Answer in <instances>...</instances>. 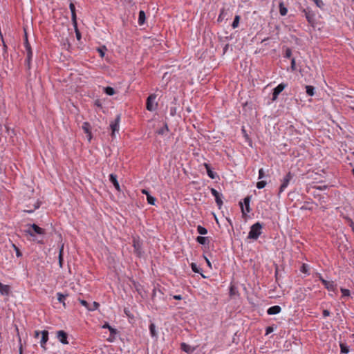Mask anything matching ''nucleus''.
Listing matches in <instances>:
<instances>
[{"label": "nucleus", "instance_id": "1", "mask_svg": "<svg viewBox=\"0 0 354 354\" xmlns=\"http://www.w3.org/2000/svg\"><path fill=\"white\" fill-rule=\"evenodd\" d=\"M263 225L259 222H257L250 227L248 238L250 239L257 240L262 233Z\"/></svg>", "mask_w": 354, "mask_h": 354}, {"label": "nucleus", "instance_id": "2", "mask_svg": "<svg viewBox=\"0 0 354 354\" xmlns=\"http://www.w3.org/2000/svg\"><path fill=\"white\" fill-rule=\"evenodd\" d=\"M251 198V196H247L244 198L243 202H239V205L241 209L243 216H246L248 213H250L252 211L250 205Z\"/></svg>", "mask_w": 354, "mask_h": 354}, {"label": "nucleus", "instance_id": "3", "mask_svg": "<svg viewBox=\"0 0 354 354\" xmlns=\"http://www.w3.org/2000/svg\"><path fill=\"white\" fill-rule=\"evenodd\" d=\"M293 174L290 171L288 172L286 176L281 180V184L279 189L278 196H279L288 187L290 184V180L293 178Z\"/></svg>", "mask_w": 354, "mask_h": 354}, {"label": "nucleus", "instance_id": "4", "mask_svg": "<svg viewBox=\"0 0 354 354\" xmlns=\"http://www.w3.org/2000/svg\"><path fill=\"white\" fill-rule=\"evenodd\" d=\"M156 94H151L147 99L146 109L149 111H155L158 107V103L155 102Z\"/></svg>", "mask_w": 354, "mask_h": 354}, {"label": "nucleus", "instance_id": "5", "mask_svg": "<svg viewBox=\"0 0 354 354\" xmlns=\"http://www.w3.org/2000/svg\"><path fill=\"white\" fill-rule=\"evenodd\" d=\"M121 115L118 114L116 115L115 120L111 121L110 123V129H111V137L114 138L115 133H118L120 129V122Z\"/></svg>", "mask_w": 354, "mask_h": 354}, {"label": "nucleus", "instance_id": "6", "mask_svg": "<svg viewBox=\"0 0 354 354\" xmlns=\"http://www.w3.org/2000/svg\"><path fill=\"white\" fill-rule=\"evenodd\" d=\"M30 227L32 228H29L28 230H25V232L30 235V236H35V234H45V230L39 227L36 224H32L30 225Z\"/></svg>", "mask_w": 354, "mask_h": 354}, {"label": "nucleus", "instance_id": "7", "mask_svg": "<svg viewBox=\"0 0 354 354\" xmlns=\"http://www.w3.org/2000/svg\"><path fill=\"white\" fill-rule=\"evenodd\" d=\"M133 247L134 249V252L136 254L138 257H141L142 254V243L140 241L138 237L133 238Z\"/></svg>", "mask_w": 354, "mask_h": 354}, {"label": "nucleus", "instance_id": "8", "mask_svg": "<svg viewBox=\"0 0 354 354\" xmlns=\"http://www.w3.org/2000/svg\"><path fill=\"white\" fill-rule=\"evenodd\" d=\"M287 86L288 84L286 83H281L273 89L272 96V102L275 101L278 98L279 95L285 89Z\"/></svg>", "mask_w": 354, "mask_h": 354}, {"label": "nucleus", "instance_id": "9", "mask_svg": "<svg viewBox=\"0 0 354 354\" xmlns=\"http://www.w3.org/2000/svg\"><path fill=\"white\" fill-rule=\"evenodd\" d=\"M210 192H211V194L214 196L215 202H216L217 206L218 207V208L220 209L223 204V200H222L223 194L221 193H219L214 188H210Z\"/></svg>", "mask_w": 354, "mask_h": 354}, {"label": "nucleus", "instance_id": "10", "mask_svg": "<svg viewBox=\"0 0 354 354\" xmlns=\"http://www.w3.org/2000/svg\"><path fill=\"white\" fill-rule=\"evenodd\" d=\"M102 328H107L108 330H109L110 336L108 338V341L110 342H113L115 339V335L118 333V330L111 326L109 324L106 322L102 326Z\"/></svg>", "mask_w": 354, "mask_h": 354}, {"label": "nucleus", "instance_id": "11", "mask_svg": "<svg viewBox=\"0 0 354 354\" xmlns=\"http://www.w3.org/2000/svg\"><path fill=\"white\" fill-rule=\"evenodd\" d=\"M304 13L305 17L308 22L310 24H314L315 15L314 12L309 8H305L302 11Z\"/></svg>", "mask_w": 354, "mask_h": 354}, {"label": "nucleus", "instance_id": "12", "mask_svg": "<svg viewBox=\"0 0 354 354\" xmlns=\"http://www.w3.org/2000/svg\"><path fill=\"white\" fill-rule=\"evenodd\" d=\"M68 333L66 332H65L64 330H61L57 331V333H56V337L57 338L59 342H60L63 344H68Z\"/></svg>", "mask_w": 354, "mask_h": 354}, {"label": "nucleus", "instance_id": "13", "mask_svg": "<svg viewBox=\"0 0 354 354\" xmlns=\"http://www.w3.org/2000/svg\"><path fill=\"white\" fill-rule=\"evenodd\" d=\"M48 340V332L46 330L41 331V337L40 340V346L44 350L46 349V344Z\"/></svg>", "mask_w": 354, "mask_h": 354}, {"label": "nucleus", "instance_id": "14", "mask_svg": "<svg viewBox=\"0 0 354 354\" xmlns=\"http://www.w3.org/2000/svg\"><path fill=\"white\" fill-rule=\"evenodd\" d=\"M109 181L113 185L114 187L117 191L120 192V186L118 181L117 175L114 174H111L109 175Z\"/></svg>", "mask_w": 354, "mask_h": 354}, {"label": "nucleus", "instance_id": "15", "mask_svg": "<svg viewBox=\"0 0 354 354\" xmlns=\"http://www.w3.org/2000/svg\"><path fill=\"white\" fill-rule=\"evenodd\" d=\"M323 285L328 291L336 292L337 287L333 281L323 280Z\"/></svg>", "mask_w": 354, "mask_h": 354}, {"label": "nucleus", "instance_id": "16", "mask_svg": "<svg viewBox=\"0 0 354 354\" xmlns=\"http://www.w3.org/2000/svg\"><path fill=\"white\" fill-rule=\"evenodd\" d=\"M180 348L187 354H192L195 351V348L192 347L190 345L185 342L180 344Z\"/></svg>", "mask_w": 354, "mask_h": 354}, {"label": "nucleus", "instance_id": "17", "mask_svg": "<svg viewBox=\"0 0 354 354\" xmlns=\"http://www.w3.org/2000/svg\"><path fill=\"white\" fill-rule=\"evenodd\" d=\"M281 310V308L279 306H273L270 307L267 310V313L270 315L279 314Z\"/></svg>", "mask_w": 354, "mask_h": 354}, {"label": "nucleus", "instance_id": "18", "mask_svg": "<svg viewBox=\"0 0 354 354\" xmlns=\"http://www.w3.org/2000/svg\"><path fill=\"white\" fill-rule=\"evenodd\" d=\"M0 293L2 295L8 296L10 293V287L8 285H4L0 282Z\"/></svg>", "mask_w": 354, "mask_h": 354}, {"label": "nucleus", "instance_id": "19", "mask_svg": "<svg viewBox=\"0 0 354 354\" xmlns=\"http://www.w3.org/2000/svg\"><path fill=\"white\" fill-rule=\"evenodd\" d=\"M204 167L206 169L207 176L212 179H215L217 176V175L215 172H214L212 170V168H211L209 164L205 162V163H204Z\"/></svg>", "mask_w": 354, "mask_h": 354}, {"label": "nucleus", "instance_id": "20", "mask_svg": "<svg viewBox=\"0 0 354 354\" xmlns=\"http://www.w3.org/2000/svg\"><path fill=\"white\" fill-rule=\"evenodd\" d=\"M69 8H70L71 12L72 24H76L77 15H76V12H75V5L73 4V3H71L69 4Z\"/></svg>", "mask_w": 354, "mask_h": 354}, {"label": "nucleus", "instance_id": "21", "mask_svg": "<svg viewBox=\"0 0 354 354\" xmlns=\"http://www.w3.org/2000/svg\"><path fill=\"white\" fill-rule=\"evenodd\" d=\"M196 241L197 243L203 245H209V239L207 236H198L196 237Z\"/></svg>", "mask_w": 354, "mask_h": 354}, {"label": "nucleus", "instance_id": "22", "mask_svg": "<svg viewBox=\"0 0 354 354\" xmlns=\"http://www.w3.org/2000/svg\"><path fill=\"white\" fill-rule=\"evenodd\" d=\"M27 53V57L25 60L26 64L28 69H30L31 60L32 58V49L26 50Z\"/></svg>", "mask_w": 354, "mask_h": 354}, {"label": "nucleus", "instance_id": "23", "mask_svg": "<svg viewBox=\"0 0 354 354\" xmlns=\"http://www.w3.org/2000/svg\"><path fill=\"white\" fill-rule=\"evenodd\" d=\"M150 335L152 337L157 338L158 333L156 328V325L153 323H151L149 326Z\"/></svg>", "mask_w": 354, "mask_h": 354}, {"label": "nucleus", "instance_id": "24", "mask_svg": "<svg viewBox=\"0 0 354 354\" xmlns=\"http://www.w3.org/2000/svg\"><path fill=\"white\" fill-rule=\"evenodd\" d=\"M145 19H146L145 12L143 10H140L139 12V15H138V24L140 26L143 25L145 22Z\"/></svg>", "mask_w": 354, "mask_h": 354}, {"label": "nucleus", "instance_id": "25", "mask_svg": "<svg viewBox=\"0 0 354 354\" xmlns=\"http://www.w3.org/2000/svg\"><path fill=\"white\" fill-rule=\"evenodd\" d=\"M68 297V295L66 294H62V292H57V300L59 303H62L63 304L64 306H66V304H65V299L66 298Z\"/></svg>", "mask_w": 354, "mask_h": 354}, {"label": "nucleus", "instance_id": "26", "mask_svg": "<svg viewBox=\"0 0 354 354\" xmlns=\"http://www.w3.org/2000/svg\"><path fill=\"white\" fill-rule=\"evenodd\" d=\"M313 204V201H311V202L306 201V202H304V205L300 207V209H301V210H313V207L312 205Z\"/></svg>", "mask_w": 354, "mask_h": 354}, {"label": "nucleus", "instance_id": "27", "mask_svg": "<svg viewBox=\"0 0 354 354\" xmlns=\"http://www.w3.org/2000/svg\"><path fill=\"white\" fill-rule=\"evenodd\" d=\"M279 13L281 16H285L287 15L288 9L285 6L283 2L281 1L279 3Z\"/></svg>", "mask_w": 354, "mask_h": 354}, {"label": "nucleus", "instance_id": "28", "mask_svg": "<svg viewBox=\"0 0 354 354\" xmlns=\"http://www.w3.org/2000/svg\"><path fill=\"white\" fill-rule=\"evenodd\" d=\"M227 15V10H225L224 8L221 9L219 15L217 19V21L221 22L223 19H225V18L226 17Z\"/></svg>", "mask_w": 354, "mask_h": 354}, {"label": "nucleus", "instance_id": "29", "mask_svg": "<svg viewBox=\"0 0 354 354\" xmlns=\"http://www.w3.org/2000/svg\"><path fill=\"white\" fill-rule=\"evenodd\" d=\"M190 266H191V268H192V271L194 272H195V273H200L203 278H205V277L203 274H202V273H201V269L198 267L196 263H192L190 264Z\"/></svg>", "mask_w": 354, "mask_h": 354}, {"label": "nucleus", "instance_id": "30", "mask_svg": "<svg viewBox=\"0 0 354 354\" xmlns=\"http://www.w3.org/2000/svg\"><path fill=\"white\" fill-rule=\"evenodd\" d=\"M310 267L308 264L306 263H303L300 268V271L302 272V273H304L307 275H309L310 274Z\"/></svg>", "mask_w": 354, "mask_h": 354}, {"label": "nucleus", "instance_id": "31", "mask_svg": "<svg viewBox=\"0 0 354 354\" xmlns=\"http://www.w3.org/2000/svg\"><path fill=\"white\" fill-rule=\"evenodd\" d=\"M82 129L84 130V131L88 134L89 136V139H91V133L90 131V124L88 122H84L83 124H82Z\"/></svg>", "mask_w": 354, "mask_h": 354}, {"label": "nucleus", "instance_id": "32", "mask_svg": "<svg viewBox=\"0 0 354 354\" xmlns=\"http://www.w3.org/2000/svg\"><path fill=\"white\" fill-rule=\"evenodd\" d=\"M306 92L308 96H313L315 94V88L313 86H306Z\"/></svg>", "mask_w": 354, "mask_h": 354}, {"label": "nucleus", "instance_id": "33", "mask_svg": "<svg viewBox=\"0 0 354 354\" xmlns=\"http://www.w3.org/2000/svg\"><path fill=\"white\" fill-rule=\"evenodd\" d=\"M104 91L108 95H113L115 93L114 88L111 86L105 87Z\"/></svg>", "mask_w": 354, "mask_h": 354}, {"label": "nucleus", "instance_id": "34", "mask_svg": "<svg viewBox=\"0 0 354 354\" xmlns=\"http://www.w3.org/2000/svg\"><path fill=\"white\" fill-rule=\"evenodd\" d=\"M167 131H169V128H168L167 123H165L162 128H160V129L158 130L157 133L159 135H164Z\"/></svg>", "mask_w": 354, "mask_h": 354}, {"label": "nucleus", "instance_id": "35", "mask_svg": "<svg viewBox=\"0 0 354 354\" xmlns=\"http://www.w3.org/2000/svg\"><path fill=\"white\" fill-rule=\"evenodd\" d=\"M340 351L342 353H348L349 352L348 346L344 343H340Z\"/></svg>", "mask_w": 354, "mask_h": 354}, {"label": "nucleus", "instance_id": "36", "mask_svg": "<svg viewBox=\"0 0 354 354\" xmlns=\"http://www.w3.org/2000/svg\"><path fill=\"white\" fill-rule=\"evenodd\" d=\"M197 232L198 234L201 235H205L206 234H207V230L201 225L197 226Z\"/></svg>", "mask_w": 354, "mask_h": 354}, {"label": "nucleus", "instance_id": "37", "mask_svg": "<svg viewBox=\"0 0 354 354\" xmlns=\"http://www.w3.org/2000/svg\"><path fill=\"white\" fill-rule=\"evenodd\" d=\"M73 26L74 27V29H75V35H76V38L77 40H80L81 39V33L77 28V22L76 21V24H73Z\"/></svg>", "mask_w": 354, "mask_h": 354}, {"label": "nucleus", "instance_id": "38", "mask_svg": "<svg viewBox=\"0 0 354 354\" xmlns=\"http://www.w3.org/2000/svg\"><path fill=\"white\" fill-rule=\"evenodd\" d=\"M239 21H240V16L239 15H236L234 17V21H233L232 24V26L233 28H237L239 26Z\"/></svg>", "mask_w": 354, "mask_h": 354}, {"label": "nucleus", "instance_id": "39", "mask_svg": "<svg viewBox=\"0 0 354 354\" xmlns=\"http://www.w3.org/2000/svg\"><path fill=\"white\" fill-rule=\"evenodd\" d=\"M99 306H100L99 303H97L96 301H93L91 304H90V307L88 308V310H90V311L95 310H97Z\"/></svg>", "mask_w": 354, "mask_h": 354}, {"label": "nucleus", "instance_id": "40", "mask_svg": "<svg viewBox=\"0 0 354 354\" xmlns=\"http://www.w3.org/2000/svg\"><path fill=\"white\" fill-rule=\"evenodd\" d=\"M39 207L40 203L39 201H37L36 203L34 205L33 209H25L24 212L27 213H32L35 209H38Z\"/></svg>", "mask_w": 354, "mask_h": 354}, {"label": "nucleus", "instance_id": "41", "mask_svg": "<svg viewBox=\"0 0 354 354\" xmlns=\"http://www.w3.org/2000/svg\"><path fill=\"white\" fill-rule=\"evenodd\" d=\"M147 203L150 205H155V203L156 201V198L151 195L149 196L147 198Z\"/></svg>", "mask_w": 354, "mask_h": 354}, {"label": "nucleus", "instance_id": "42", "mask_svg": "<svg viewBox=\"0 0 354 354\" xmlns=\"http://www.w3.org/2000/svg\"><path fill=\"white\" fill-rule=\"evenodd\" d=\"M24 46H25L26 50L32 49L31 46H30V44L28 42V37H27V33L26 32H25Z\"/></svg>", "mask_w": 354, "mask_h": 354}, {"label": "nucleus", "instance_id": "43", "mask_svg": "<svg viewBox=\"0 0 354 354\" xmlns=\"http://www.w3.org/2000/svg\"><path fill=\"white\" fill-rule=\"evenodd\" d=\"M267 185V183L266 181L265 180H261V181H259L257 182V187L259 189H263L266 187V185Z\"/></svg>", "mask_w": 354, "mask_h": 354}, {"label": "nucleus", "instance_id": "44", "mask_svg": "<svg viewBox=\"0 0 354 354\" xmlns=\"http://www.w3.org/2000/svg\"><path fill=\"white\" fill-rule=\"evenodd\" d=\"M12 248H14V250H15V251L16 252V256L17 257H22L21 252L20 251L19 248L15 244H12Z\"/></svg>", "mask_w": 354, "mask_h": 354}, {"label": "nucleus", "instance_id": "45", "mask_svg": "<svg viewBox=\"0 0 354 354\" xmlns=\"http://www.w3.org/2000/svg\"><path fill=\"white\" fill-rule=\"evenodd\" d=\"M340 290L342 293V297H349L350 296L351 292L348 289L341 288Z\"/></svg>", "mask_w": 354, "mask_h": 354}, {"label": "nucleus", "instance_id": "46", "mask_svg": "<svg viewBox=\"0 0 354 354\" xmlns=\"http://www.w3.org/2000/svg\"><path fill=\"white\" fill-rule=\"evenodd\" d=\"M316 6L320 8H323L324 3L322 0H313Z\"/></svg>", "mask_w": 354, "mask_h": 354}, {"label": "nucleus", "instance_id": "47", "mask_svg": "<svg viewBox=\"0 0 354 354\" xmlns=\"http://www.w3.org/2000/svg\"><path fill=\"white\" fill-rule=\"evenodd\" d=\"M106 50V47L105 46H103L102 48H97V52L99 53L100 54V56L101 57H103L104 56V51Z\"/></svg>", "mask_w": 354, "mask_h": 354}, {"label": "nucleus", "instance_id": "48", "mask_svg": "<svg viewBox=\"0 0 354 354\" xmlns=\"http://www.w3.org/2000/svg\"><path fill=\"white\" fill-rule=\"evenodd\" d=\"M292 55V50L290 48H287L285 51L284 57L286 58H290Z\"/></svg>", "mask_w": 354, "mask_h": 354}, {"label": "nucleus", "instance_id": "49", "mask_svg": "<svg viewBox=\"0 0 354 354\" xmlns=\"http://www.w3.org/2000/svg\"><path fill=\"white\" fill-rule=\"evenodd\" d=\"M80 302L83 306H84L87 310H88V308L90 307V304H88L86 301L83 299H80Z\"/></svg>", "mask_w": 354, "mask_h": 354}, {"label": "nucleus", "instance_id": "50", "mask_svg": "<svg viewBox=\"0 0 354 354\" xmlns=\"http://www.w3.org/2000/svg\"><path fill=\"white\" fill-rule=\"evenodd\" d=\"M265 177V173H264V170L263 168H261L259 170V176H258V179H262Z\"/></svg>", "mask_w": 354, "mask_h": 354}, {"label": "nucleus", "instance_id": "51", "mask_svg": "<svg viewBox=\"0 0 354 354\" xmlns=\"http://www.w3.org/2000/svg\"><path fill=\"white\" fill-rule=\"evenodd\" d=\"M291 70L292 71H296V62L295 58H292L291 59V66H290Z\"/></svg>", "mask_w": 354, "mask_h": 354}, {"label": "nucleus", "instance_id": "52", "mask_svg": "<svg viewBox=\"0 0 354 354\" xmlns=\"http://www.w3.org/2000/svg\"><path fill=\"white\" fill-rule=\"evenodd\" d=\"M58 259H59V267L62 268L63 267V261H64L63 254H59Z\"/></svg>", "mask_w": 354, "mask_h": 354}, {"label": "nucleus", "instance_id": "53", "mask_svg": "<svg viewBox=\"0 0 354 354\" xmlns=\"http://www.w3.org/2000/svg\"><path fill=\"white\" fill-rule=\"evenodd\" d=\"M273 327L272 326H268L266 329V335H268L271 333L273 331Z\"/></svg>", "mask_w": 354, "mask_h": 354}, {"label": "nucleus", "instance_id": "54", "mask_svg": "<svg viewBox=\"0 0 354 354\" xmlns=\"http://www.w3.org/2000/svg\"><path fill=\"white\" fill-rule=\"evenodd\" d=\"M348 225L351 227V230L354 233V222L351 219L348 220Z\"/></svg>", "mask_w": 354, "mask_h": 354}, {"label": "nucleus", "instance_id": "55", "mask_svg": "<svg viewBox=\"0 0 354 354\" xmlns=\"http://www.w3.org/2000/svg\"><path fill=\"white\" fill-rule=\"evenodd\" d=\"M141 193H142V194L146 195L147 198L149 196H150V195H151V194H150V193H149V192L148 190L145 189H142L141 190Z\"/></svg>", "mask_w": 354, "mask_h": 354}, {"label": "nucleus", "instance_id": "56", "mask_svg": "<svg viewBox=\"0 0 354 354\" xmlns=\"http://www.w3.org/2000/svg\"><path fill=\"white\" fill-rule=\"evenodd\" d=\"M322 314L324 317H328L330 315V313L328 310L325 309L323 310Z\"/></svg>", "mask_w": 354, "mask_h": 354}, {"label": "nucleus", "instance_id": "57", "mask_svg": "<svg viewBox=\"0 0 354 354\" xmlns=\"http://www.w3.org/2000/svg\"><path fill=\"white\" fill-rule=\"evenodd\" d=\"M41 335V331H39V330H35V334H34V337L35 338H38L39 337V335Z\"/></svg>", "mask_w": 354, "mask_h": 354}, {"label": "nucleus", "instance_id": "58", "mask_svg": "<svg viewBox=\"0 0 354 354\" xmlns=\"http://www.w3.org/2000/svg\"><path fill=\"white\" fill-rule=\"evenodd\" d=\"M205 259V261L207 263V266L209 268H212V263L210 262V261L209 260V259H207L206 257H204Z\"/></svg>", "mask_w": 354, "mask_h": 354}, {"label": "nucleus", "instance_id": "59", "mask_svg": "<svg viewBox=\"0 0 354 354\" xmlns=\"http://www.w3.org/2000/svg\"><path fill=\"white\" fill-rule=\"evenodd\" d=\"M64 254V244H62L61 246L59 247V254Z\"/></svg>", "mask_w": 354, "mask_h": 354}, {"label": "nucleus", "instance_id": "60", "mask_svg": "<svg viewBox=\"0 0 354 354\" xmlns=\"http://www.w3.org/2000/svg\"><path fill=\"white\" fill-rule=\"evenodd\" d=\"M173 298L176 300H181L183 299L182 296L180 295H174Z\"/></svg>", "mask_w": 354, "mask_h": 354}, {"label": "nucleus", "instance_id": "61", "mask_svg": "<svg viewBox=\"0 0 354 354\" xmlns=\"http://www.w3.org/2000/svg\"><path fill=\"white\" fill-rule=\"evenodd\" d=\"M317 276L319 278V279L321 281V282L323 283V280H325V279L322 277V274L320 273H317Z\"/></svg>", "mask_w": 354, "mask_h": 354}, {"label": "nucleus", "instance_id": "62", "mask_svg": "<svg viewBox=\"0 0 354 354\" xmlns=\"http://www.w3.org/2000/svg\"><path fill=\"white\" fill-rule=\"evenodd\" d=\"M156 288H153V293H152V297L153 298L156 296Z\"/></svg>", "mask_w": 354, "mask_h": 354}, {"label": "nucleus", "instance_id": "63", "mask_svg": "<svg viewBox=\"0 0 354 354\" xmlns=\"http://www.w3.org/2000/svg\"><path fill=\"white\" fill-rule=\"evenodd\" d=\"M227 222L229 223V224H230L231 226H232V222L231 219H230V218H227Z\"/></svg>", "mask_w": 354, "mask_h": 354}, {"label": "nucleus", "instance_id": "64", "mask_svg": "<svg viewBox=\"0 0 354 354\" xmlns=\"http://www.w3.org/2000/svg\"><path fill=\"white\" fill-rule=\"evenodd\" d=\"M19 354H22V346L20 345V347H19Z\"/></svg>", "mask_w": 354, "mask_h": 354}]
</instances>
